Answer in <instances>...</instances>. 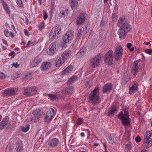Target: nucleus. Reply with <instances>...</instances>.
Returning <instances> with one entry per match:
<instances>
[{
    "instance_id": "nucleus-32",
    "label": "nucleus",
    "mask_w": 152,
    "mask_h": 152,
    "mask_svg": "<svg viewBox=\"0 0 152 152\" xmlns=\"http://www.w3.org/2000/svg\"><path fill=\"white\" fill-rule=\"evenodd\" d=\"M74 90V88L73 86H70L66 88L65 91L68 94H71Z\"/></svg>"
},
{
    "instance_id": "nucleus-55",
    "label": "nucleus",
    "mask_w": 152,
    "mask_h": 152,
    "mask_svg": "<svg viewBox=\"0 0 152 152\" xmlns=\"http://www.w3.org/2000/svg\"><path fill=\"white\" fill-rule=\"evenodd\" d=\"M14 53L15 52L14 51H12L9 53V56H11L12 55H13Z\"/></svg>"
},
{
    "instance_id": "nucleus-27",
    "label": "nucleus",
    "mask_w": 152,
    "mask_h": 152,
    "mask_svg": "<svg viewBox=\"0 0 152 152\" xmlns=\"http://www.w3.org/2000/svg\"><path fill=\"white\" fill-rule=\"evenodd\" d=\"M77 79V77L76 76H73L70 77L67 81L66 84L67 85L72 84L75 82Z\"/></svg>"
},
{
    "instance_id": "nucleus-12",
    "label": "nucleus",
    "mask_w": 152,
    "mask_h": 152,
    "mask_svg": "<svg viewBox=\"0 0 152 152\" xmlns=\"http://www.w3.org/2000/svg\"><path fill=\"white\" fill-rule=\"evenodd\" d=\"M140 62V61L139 60L135 61L132 67V72L134 76H135L138 72V70L140 66V64H139Z\"/></svg>"
},
{
    "instance_id": "nucleus-38",
    "label": "nucleus",
    "mask_w": 152,
    "mask_h": 152,
    "mask_svg": "<svg viewBox=\"0 0 152 152\" xmlns=\"http://www.w3.org/2000/svg\"><path fill=\"white\" fill-rule=\"evenodd\" d=\"M6 77V76L5 74L3 73L0 72V79H3Z\"/></svg>"
},
{
    "instance_id": "nucleus-9",
    "label": "nucleus",
    "mask_w": 152,
    "mask_h": 152,
    "mask_svg": "<svg viewBox=\"0 0 152 152\" xmlns=\"http://www.w3.org/2000/svg\"><path fill=\"white\" fill-rule=\"evenodd\" d=\"M55 115V110L53 108H50L47 111L45 115V121L46 122H50Z\"/></svg>"
},
{
    "instance_id": "nucleus-63",
    "label": "nucleus",
    "mask_w": 152,
    "mask_h": 152,
    "mask_svg": "<svg viewBox=\"0 0 152 152\" xmlns=\"http://www.w3.org/2000/svg\"><path fill=\"white\" fill-rule=\"evenodd\" d=\"M98 145V143H94V145L95 146H97Z\"/></svg>"
},
{
    "instance_id": "nucleus-50",
    "label": "nucleus",
    "mask_w": 152,
    "mask_h": 152,
    "mask_svg": "<svg viewBox=\"0 0 152 152\" xmlns=\"http://www.w3.org/2000/svg\"><path fill=\"white\" fill-rule=\"evenodd\" d=\"M126 148L129 149L131 148V146L130 144H127L126 145Z\"/></svg>"
},
{
    "instance_id": "nucleus-3",
    "label": "nucleus",
    "mask_w": 152,
    "mask_h": 152,
    "mask_svg": "<svg viewBox=\"0 0 152 152\" xmlns=\"http://www.w3.org/2000/svg\"><path fill=\"white\" fill-rule=\"evenodd\" d=\"M152 145V130L147 131L144 136L143 147L148 148Z\"/></svg>"
},
{
    "instance_id": "nucleus-57",
    "label": "nucleus",
    "mask_w": 152,
    "mask_h": 152,
    "mask_svg": "<svg viewBox=\"0 0 152 152\" xmlns=\"http://www.w3.org/2000/svg\"><path fill=\"white\" fill-rule=\"evenodd\" d=\"M31 42L30 41H29L28 42V43L26 45V47H29L30 46L29 45L31 43Z\"/></svg>"
},
{
    "instance_id": "nucleus-4",
    "label": "nucleus",
    "mask_w": 152,
    "mask_h": 152,
    "mask_svg": "<svg viewBox=\"0 0 152 152\" xmlns=\"http://www.w3.org/2000/svg\"><path fill=\"white\" fill-rule=\"evenodd\" d=\"M99 90V87L96 88L89 95V100L94 104H97L100 102L99 101V96L96 95L97 93Z\"/></svg>"
},
{
    "instance_id": "nucleus-39",
    "label": "nucleus",
    "mask_w": 152,
    "mask_h": 152,
    "mask_svg": "<svg viewBox=\"0 0 152 152\" xmlns=\"http://www.w3.org/2000/svg\"><path fill=\"white\" fill-rule=\"evenodd\" d=\"M17 3L19 7H23V3L21 0H17Z\"/></svg>"
},
{
    "instance_id": "nucleus-22",
    "label": "nucleus",
    "mask_w": 152,
    "mask_h": 152,
    "mask_svg": "<svg viewBox=\"0 0 152 152\" xmlns=\"http://www.w3.org/2000/svg\"><path fill=\"white\" fill-rule=\"evenodd\" d=\"M16 92L13 89H11L4 91L3 94L4 96H11L14 95Z\"/></svg>"
},
{
    "instance_id": "nucleus-30",
    "label": "nucleus",
    "mask_w": 152,
    "mask_h": 152,
    "mask_svg": "<svg viewBox=\"0 0 152 152\" xmlns=\"http://www.w3.org/2000/svg\"><path fill=\"white\" fill-rule=\"evenodd\" d=\"M64 62V61L61 58L57 59L56 61V67L60 66Z\"/></svg>"
},
{
    "instance_id": "nucleus-14",
    "label": "nucleus",
    "mask_w": 152,
    "mask_h": 152,
    "mask_svg": "<svg viewBox=\"0 0 152 152\" xmlns=\"http://www.w3.org/2000/svg\"><path fill=\"white\" fill-rule=\"evenodd\" d=\"M57 42H54L51 43L49 49L47 51L48 54L50 55H53L57 51L56 50V45Z\"/></svg>"
},
{
    "instance_id": "nucleus-40",
    "label": "nucleus",
    "mask_w": 152,
    "mask_h": 152,
    "mask_svg": "<svg viewBox=\"0 0 152 152\" xmlns=\"http://www.w3.org/2000/svg\"><path fill=\"white\" fill-rule=\"evenodd\" d=\"M146 53L150 55H152V50L151 49H147L145 50Z\"/></svg>"
},
{
    "instance_id": "nucleus-43",
    "label": "nucleus",
    "mask_w": 152,
    "mask_h": 152,
    "mask_svg": "<svg viewBox=\"0 0 152 152\" xmlns=\"http://www.w3.org/2000/svg\"><path fill=\"white\" fill-rule=\"evenodd\" d=\"M82 31V28H80L78 30L77 34V37H80V34L81 33Z\"/></svg>"
},
{
    "instance_id": "nucleus-52",
    "label": "nucleus",
    "mask_w": 152,
    "mask_h": 152,
    "mask_svg": "<svg viewBox=\"0 0 152 152\" xmlns=\"http://www.w3.org/2000/svg\"><path fill=\"white\" fill-rule=\"evenodd\" d=\"M2 41L3 43L6 45H7V41L4 39H2Z\"/></svg>"
},
{
    "instance_id": "nucleus-58",
    "label": "nucleus",
    "mask_w": 152,
    "mask_h": 152,
    "mask_svg": "<svg viewBox=\"0 0 152 152\" xmlns=\"http://www.w3.org/2000/svg\"><path fill=\"white\" fill-rule=\"evenodd\" d=\"M80 135H81V136H82L83 137H85V134L83 132H82L80 134Z\"/></svg>"
},
{
    "instance_id": "nucleus-61",
    "label": "nucleus",
    "mask_w": 152,
    "mask_h": 152,
    "mask_svg": "<svg viewBox=\"0 0 152 152\" xmlns=\"http://www.w3.org/2000/svg\"><path fill=\"white\" fill-rule=\"evenodd\" d=\"M140 152H148V151L146 150H142Z\"/></svg>"
},
{
    "instance_id": "nucleus-35",
    "label": "nucleus",
    "mask_w": 152,
    "mask_h": 152,
    "mask_svg": "<svg viewBox=\"0 0 152 152\" xmlns=\"http://www.w3.org/2000/svg\"><path fill=\"white\" fill-rule=\"evenodd\" d=\"M31 74L30 73H27V74L25 75V77H23V80L25 81H26L27 80H28L30 79H31Z\"/></svg>"
},
{
    "instance_id": "nucleus-11",
    "label": "nucleus",
    "mask_w": 152,
    "mask_h": 152,
    "mask_svg": "<svg viewBox=\"0 0 152 152\" xmlns=\"http://www.w3.org/2000/svg\"><path fill=\"white\" fill-rule=\"evenodd\" d=\"M99 55H97L91 60L90 65L92 68H95L99 65L100 61Z\"/></svg>"
},
{
    "instance_id": "nucleus-64",
    "label": "nucleus",
    "mask_w": 152,
    "mask_h": 152,
    "mask_svg": "<svg viewBox=\"0 0 152 152\" xmlns=\"http://www.w3.org/2000/svg\"><path fill=\"white\" fill-rule=\"evenodd\" d=\"M26 21L27 24H28V19L27 18H26Z\"/></svg>"
},
{
    "instance_id": "nucleus-34",
    "label": "nucleus",
    "mask_w": 152,
    "mask_h": 152,
    "mask_svg": "<svg viewBox=\"0 0 152 152\" xmlns=\"http://www.w3.org/2000/svg\"><path fill=\"white\" fill-rule=\"evenodd\" d=\"M116 138L114 136H112L109 139V141L110 143H113L116 142Z\"/></svg>"
},
{
    "instance_id": "nucleus-1",
    "label": "nucleus",
    "mask_w": 152,
    "mask_h": 152,
    "mask_svg": "<svg viewBox=\"0 0 152 152\" xmlns=\"http://www.w3.org/2000/svg\"><path fill=\"white\" fill-rule=\"evenodd\" d=\"M117 25L120 27L118 32L119 37L121 39H124L127 32L131 30V26L129 23L125 22L124 20L121 18L118 20Z\"/></svg>"
},
{
    "instance_id": "nucleus-37",
    "label": "nucleus",
    "mask_w": 152,
    "mask_h": 152,
    "mask_svg": "<svg viewBox=\"0 0 152 152\" xmlns=\"http://www.w3.org/2000/svg\"><path fill=\"white\" fill-rule=\"evenodd\" d=\"M85 54V52L83 49H82L80 50L79 52L78 53L77 55L78 56H82L83 55Z\"/></svg>"
},
{
    "instance_id": "nucleus-56",
    "label": "nucleus",
    "mask_w": 152,
    "mask_h": 152,
    "mask_svg": "<svg viewBox=\"0 0 152 152\" xmlns=\"http://www.w3.org/2000/svg\"><path fill=\"white\" fill-rule=\"evenodd\" d=\"M11 28L12 29L14 30H15V28L14 26L13 25H12L11 26Z\"/></svg>"
},
{
    "instance_id": "nucleus-36",
    "label": "nucleus",
    "mask_w": 152,
    "mask_h": 152,
    "mask_svg": "<svg viewBox=\"0 0 152 152\" xmlns=\"http://www.w3.org/2000/svg\"><path fill=\"white\" fill-rule=\"evenodd\" d=\"M29 129V124H27L26 126L25 127H23L22 129V131L24 132H26Z\"/></svg>"
},
{
    "instance_id": "nucleus-5",
    "label": "nucleus",
    "mask_w": 152,
    "mask_h": 152,
    "mask_svg": "<svg viewBox=\"0 0 152 152\" xmlns=\"http://www.w3.org/2000/svg\"><path fill=\"white\" fill-rule=\"evenodd\" d=\"M60 27L58 25L53 27L49 34L50 40L51 41H53L56 39L57 37L60 33Z\"/></svg>"
},
{
    "instance_id": "nucleus-49",
    "label": "nucleus",
    "mask_w": 152,
    "mask_h": 152,
    "mask_svg": "<svg viewBox=\"0 0 152 152\" xmlns=\"http://www.w3.org/2000/svg\"><path fill=\"white\" fill-rule=\"evenodd\" d=\"M12 65L13 66H15V67L16 68L18 67L19 66V64H18L17 63H13Z\"/></svg>"
},
{
    "instance_id": "nucleus-13",
    "label": "nucleus",
    "mask_w": 152,
    "mask_h": 152,
    "mask_svg": "<svg viewBox=\"0 0 152 152\" xmlns=\"http://www.w3.org/2000/svg\"><path fill=\"white\" fill-rule=\"evenodd\" d=\"M43 111L40 109H36L34 110L32 112V114L34 115V118H35L34 121H38L43 115Z\"/></svg>"
},
{
    "instance_id": "nucleus-25",
    "label": "nucleus",
    "mask_w": 152,
    "mask_h": 152,
    "mask_svg": "<svg viewBox=\"0 0 152 152\" xmlns=\"http://www.w3.org/2000/svg\"><path fill=\"white\" fill-rule=\"evenodd\" d=\"M16 148L15 149L18 152H21L23 150V146L21 142H16Z\"/></svg>"
},
{
    "instance_id": "nucleus-26",
    "label": "nucleus",
    "mask_w": 152,
    "mask_h": 152,
    "mask_svg": "<svg viewBox=\"0 0 152 152\" xmlns=\"http://www.w3.org/2000/svg\"><path fill=\"white\" fill-rule=\"evenodd\" d=\"M50 65V63L48 62H44L42 64L41 68L42 70L46 71L47 70L49 66Z\"/></svg>"
},
{
    "instance_id": "nucleus-2",
    "label": "nucleus",
    "mask_w": 152,
    "mask_h": 152,
    "mask_svg": "<svg viewBox=\"0 0 152 152\" xmlns=\"http://www.w3.org/2000/svg\"><path fill=\"white\" fill-rule=\"evenodd\" d=\"M118 117L121 119L122 124L125 126H128L130 124V121L127 108L124 109V113L122 111H121L118 115Z\"/></svg>"
},
{
    "instance_id": "nucleus-8",
    "label": "nucleus",
    "mask_w": 152,
    "mask_h": 152,
    "mask_svg": "<svg viewBox=\"0 0 152 152\" xmlns=\"http://www.w3.org/2000/svg\"><path fill=\"white\" fill-rule=\"evenodd\" d=\"M74 31H70L65 34L63 37V40L65 43H71L73 38Z\"/></svg>"
},
{
    "instance_id": "nucleus-45",
    "label": "nucleus",
    "mask_w": 152,
    "mask_h": 152,
    "mask_svg": "<svg viewBox=\"0 0 152 152\" xmlns=\"http://www.w3.org/2000/svg\"><path fill=\"white\" fill-rule=\"evenodd\" d=\"M83 122V121L80 118H78L77 120V124L78 125L81 124Z\"/></svg>"
},
{
    "instance_id": "nucleus-15",
    "label": "nucleus",
    "mask_w": 152,
    "mask_h": 152,
    "mask_svg": "<svg viewBox=\"0 0 152 152\" xmlns=\"http://www.w3.org/2000/svg\"><path fill=\"white\" fill-rule=\"evenodd\" d=\"M41 62L40 58L39 57H37L32 59L30 62V67H33L37 66L39 63Z\"/></svg>"
},
{
    "instance_id": "nucleus-10",
    "label": "nucleus",
    "mask_w": 152,
    "mask_h": 152,
    "mask_svg": "<svg viewBox=\"0 0 152 152\" xmlns=\"http://www.w3.org/2000/svg\"><path fill=\"white\" fill-rule=\"evenodd\" d=\"M37 89L34 87H28L25 89L23 92V94L26 96H30L36 94Z\"/></svg>"
},
{
    "instance_id": "nucleus-48",
    "label": "nucleus",
    "mask_w": 152,
    "mask_h": 152,
    "mask_svg": "<svg viewBox=\"0 0 152 152\" xmlns=\"http://www.w3.org/2000/svg\"><path fill=\"white\" fill-rule=\"evenodd\" d=\"M19 74L17 73H15L13 74V76L14 77V79H16L18 78L19 76Z\"/></svg>"
},
{
    "instance_id": "nucleus-46",
    "label": "nucleus",
    "mask_w": 152,
    "mask_h": 152,
    "mask_svg": "<svg viewBox=\"0 0 152 152\" xmlns=\"http://www.w3.org/2000/svg\"><path fill=\"white\" fill-rule=\"evenodd\" d=\"M43 13L44 15L43 18L44 20H45L48 18V15L45 11H44Z\"/></svg>"
},
{
    "instance_id": "nucleus-62",
    "label": "nucleus",
    "mask_w": 152,
    "mask_h": 152,
    "mask_svg": "<svg viewBox=\"0 0 152 152\" xmlns=\"http://www.w3.org/2000/svg\"><path fill=\"white\" fill-rule=\"evenodd\" d=\"M2 48L4 50H5L7 49V48H5L4 45L2 46Z\"/></svg>"
},
{
    "instance_id": "nucleus-20",
    "label": "nucleus",
    "mask_w": 152,
    "mask_h": 152,
    "mask_svg": "<svg viewBox=\"0 0 152 152\" xmlns=\"http://www.w3.org/2000/svg\"><path fill=\"white\" fill-rule=\"evenodd\" d=\"M9 123L8 118H4L0 124V130H2L6 127Z\"/></svg>"
},
{
    "instance_id": "nucleus-47",
    "label": "nucleus",
    "mask_w": 152,
    "mask_h": 152,
    "mask_svg": "<svg viewBox=\"0 0 152 152\" xmlns=\"http://www.w3.org/2000/svg\"><path fill=\"white\" fill-rule=\"evenodd\" d=\"M90 86V84L88 81L85 82V86L86 88H88Z\"/></svg>"
},
{
    "instance_id": "nucleus-18",
    "label": "nucleus",
    "mask_w": 152,
    "mask_h": 152,
    "mask_svg": "<svg viewBox=\"0 0 152 152\" xmlns=\"http://www.w3.org/2000/svg\"><path fill=\"white\" fill-rule=\"evenodd\" d=\"M59 143L58 140L56 138L50 140L48 142V145L50 147H54L57 146Z\"/></svg>"
},
{
    "instance_id": "nucleus-16",
    "label": "nucleus",
    "mask_w": 152,
    "mask_h": 152,
    "mask_svg": "<svg viewBox=\"0 0 152 152\" xmlns=\"http://www.w3.org/2000/svg\"><path fill=\"white\" fill-rule=\"evenodd\" d=\"M86 18V15L82 14L77 18L76 20V24L78 25H80L83 23L85 21Z\"/></svg>"
},
{
    "instance_id": "nucleus-33",
    "label": "nucleus",
    "mask_w": 152,
    "mask_h": 152,
    "mask_svg": "<svg viewBox=\"0 0 152 152\" xmlns=\"http://www.w3.org/2000/svg\"><path fill=\"white\" fill-rule=\"evenodd\" d=\"M116 110V107L115 106L113 107L109 112L108 114V115L110 116L113 115L115 112Z\"/></svg>"
},
{
    "instance_id": "nucleus-54",
    "label": "nucleus",
    "mask_w": 152,
    "mask_h": 152,
    "mask_svg": "<svg viewBox=\"0 0 152 152\" xmlns=\"http://www.w3.org/2000/svg\"><path fill=\"white\" fill-rule=\"evenodd\" d=\"M24 32L26 35H28V32L27 30H26V29H24Z\"/></svg>"
},
{
    "instance_id": "nucleus-29",
    "label": "nucleus",
    "mask_w": 152,
    "mask_h": 152,
    "mask_svg": "<svg viewBox=\"0 0 152 152\" xmlns=\"http://www.w3.org/2000/svg\"><path fill=\"white\" fill-rule=\"evenodd\" d=\"M68 10H65L61 11L58 14V16L60 18L64 17L65 15H67L68 14Z\"/></svg>"
},
{
    "instance_id": "nucleus-6",
    "label": "nucleus",
    "mask_w": 152,
    "mask_h": 152,
    "mask_svg": "<svg viewBox=\"0 0 152 152\" xmlns=\"http://www.w3.org/2000/svg\"><path fill=\"white\" fill-rule=\"evenodd\" d=\"M113 53L111 50L109 51L104 55V60L105 63L108 65H110L113 61Z\"/></svg>"
},
{
    "instance_id": "nucleus-41",
    "label": "nucleus",
    "mask_w": 152,
    "mask_h": 152,
    "mask_svg": "<svg viewBox=\"0 0 152 152\" xmlns=\"http://www.w3.org/2000/svg\"><path fill=\"white\" fill-rule=\"evenodd\" d=\"M35 118H34V117H33L32 118H31L30 119H28V122L29 124H31L33 122H34L35 121H35Z\"/></svg>"
},
{
    "instance_id": "nucleus-31",
    "label": "nucleus",
    "mask_w": 152,
    "mask_h": 152,
    "mask_svg": "<svg viewBox=\"0 0 152 152\" xmlns=\"http://www.w3.org/2000/svg\"><path fill=\"white\" fill-rule=\"evenodd\" d=\"M46 96H48L49 98L52 101L55 100L57 98V95L55 94H47Z\"/></svg>"
},
{
    "instance_id": "nucleus-21",
    "label": "nucleus",
    "mask_w": 152,
    "mask_h": 152,
    "mask_svg": "<svg viewBox=\"0 0 152 152\" xmlns=\"http://www.w3.org/2000/svg\"><path fill=\"white\" fill-rule=\"evenodd\" d=\"M73 68V66L72 65H69L61 72V75L64 76L68 75L72 71Z\"/></svg>"
},
{
    "instance_id": "nucleus-24",
    "label": "nucleus",
    "mask_w": 152,
    "mask_h": 152,
    "mask_svg": "<svg viewBox=\"0 0 152 152\" xmlns=\"http://www.w3.org/2000/svg\"><path fill=\"white\" fill-rule=\"evenodd\" d=\"M138 89V84L137 83H134L132 86L131 87L129 91V93L130 94H133L135 91H137Z\"/></svg>"
},
{
    "instance_id": "nucleus-42",
    "label": "nucleus",
    "mask_w": 152,
    "mask_h": 152,
    "mask_svg": "<svg viewBox=\"0 0 152 152\" xmlns=\"http://www.w3.org/2000/svg\"><path fill=\"white\" fill-rule=\"evenodd\" d=\"M4 34L6 37H8L10 36V34L8 30H5L4 31Z\"/></svg>"
},
{
    "instance_id": "nucleus-17",
    "label": "nucleus",
    "mask_w": 152,
    "mask_h": 152,
    "mask_svg": "<svg viewBox=\"0 0 152 152\" xmlns=\"http://www.w3.org/2000/svg\"><path fill=\"white\" fill-rule=\"evenodd\" d=\"M113 85L111 83L105 84L103 87L102 91L104 93L110 92L112 89Z\"/></svg>"
},
{
    "instance_id": "nucleus-44",
    "label": "nucleus",
    "mask_w": 152,
    "mask_h": 152,
    "mask_svg": "<svg viewBox=\"0 0 152 152\" xmlns=\"http://www.w3.org/2000/svg\"><path fill=\"white\" fill-rule=\"evenodd\" d=\"M135 140L137 142H139L141 140V139L139 136H137L135 138Z\"/></svg>"
},
{
    "instance_id": "nucleus-51",
    "label": "nucleus",
    "mask_w": 152,
    "mask_h": 152,
    "mask_svg": "<svg viewBox=\"0 0 152 152\" xmlns=\"http://www.w3.org/2000/svg\"><path fill=\"white\" fill-rule=\"evenodd\" d=\"M132 44L131 43H128L126 45V47L129 49L131 48V47L132 46Z\"/></svg>"
},
{
    "instance_id": "nucleus-53",
    "label": "nucleus",
    "mask_w": 152,
    "mask_h": 152,
    "mask_svg": "<svg viewBox=\"0 0 152 152\" xmlns=\"http://www.w3.org/2000/svg\"><path fill=\"white\" fill-rule=\"evenodd\" d=\"M144 44H146V45H150V46H151V44H150V42H144Z\"/></svg>"
},
{
    "instance_id": "nucleus-7",
    "label": "nucleus",
    "mask_w": 152,
    "mask_h": 152,
    "mask_svg": "<svg viewBox=\"0 0 152 152\" xmlns=\"http://www.w3.org/2000/svg\"><path fill=\"white\" fill-rule=\"evenodd\" d=\"M123 54V49L121 46L117 45L114 52V58L115 61L119 60L122 57Z\"/></svg>"
},
{
    "instance_id": "nucleus-60",
    "label": "nucleus",
    "mask_w": 152,
    "mask_h": 152,
    "mask_svg": "<svg viewBox=\"0 0 152 152\" xmlns=\"http://www.w3.org/2000/svg\"><path fill=\"white\" fill-rule=\"evenodd\" d=\"M134 47H132V48L131 49H130V50L131 52H132L134 51Z\"/></svg>"
},
{
    "instance_id": "nucleus-28",
    "label": "nucleus",
    "mask_w": 152,
    "mask_h": 152,
    "mask_svg": "<svg viewBox=\"0 0 152 152\" xmlns=\"http://www.w3.org/2000/svg\"><path fill=\"white\" fill-rule=\"evenodd\" d=\"M69 51H65L62 53L61 55L62 60L64 61L68 58L69 56Z\"/></svg>"
},
{
    "instance_id": "nucleus-19",
    "label": "nucleus",
    "mask_w": 152,
    "mask_h": 152,
    "mask_svg": "<svg viewBox=\"0 0 152 152\" xmlns=\"http://www.w3.org/2000/svg\"><path fill=\"white\" fill-rule=\"evenodd\" d=\"M3 8L5 10L6 12L8 14L10 15V10L9 6L7 4L4 0H0Z\"/></svg>"
},
{
    "instance_id": "nucleus-23",
    "label": "nucleus",
    "mask_w": 152,
    "mask_h": 152,
    "mask_svg": "<svg viewBox=\"0 0 152 152\" xmlns=\"http://www.w3.org/2000/svg\"><path fill=\"white\" fill-rule=\"evenodd\" d=\"M71 8L72 10L77 8L78 5L77 0H70Z\"/></svg>"
},
{
    "instance_id": "nucleus-59",
    "label": "nucleus",
    "mask_w": 152,
    "mask_h": 152,
    "mask_svg": "<svg viewBox=\"0 0 152 152\" xmlns=\"http://www.w3.org/2000/svg\"><path fill=\"white\" fill-rule=\"evenodd\" d=\"M10 36L12 38H13L14 37V34L12 32L10 33Z\"/></svg>"
}]
</instances>
